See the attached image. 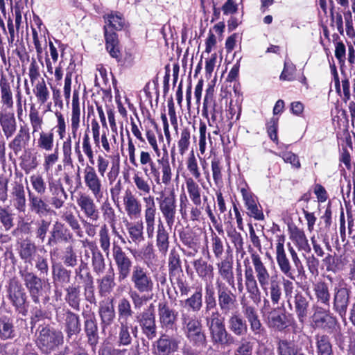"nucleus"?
Returning <instances> with one entry per match:
<instances>
[{"label": "nucleus", "mask_w": 355, "mask_h": 355, "mask_svg": "<svg viewBox=\"0 0 355 355\" xmlns=\"http://www.w3.org/2000/svg\"><path fill=\"white\" fill-rule=\"evenodd\" d=\"M77 203L85 216L93 220L98 218V211L93 199L85 194H82L77 200Z\"/></svg>", "instance_id": "obj_31"}, {"label": "nucleus", "mask_w": 355, "mask_h": 355, "mask_svg": "<svg viewBox=\"0 0 355 355\" xmlns=\"http://www.w3.org/2000/svg\"><path fill=\"white\" fill-rule=\"evenodd\" d=\"M205 303L206 312H209L213 309L218 311L216 309L218 297H216L215 290L212 286L207 285L205 287Z\"/></svg>", "instance_id": "obj_53"}, {"label": "nucleus", "mask_w": 355, "mask_h": 355, "mask_svg": "<svg viewBox=\"0 0 355 355\" xmlns=\"http://www.w3.org/2000/svg\"><path fill=\"white\" fill-rule=\"evenodd\" d=\"M119 332L116 343L119 346H128L132 342V338L128 329V325L123 322H119Z\"/></svg>", "instance_id": "obj_51"}, {"label": "nucleus", "mask_w": 355, "mask_h": 355, "mask_svg": "<svg viewBox=\"0 0 355 355\" xmlns=\"http://www.w3.org/2000/svg\"><path fill=\"white\" fill-rule=\"evenodd\" d=\"M178 311L171 309L167 303H159L158 315L163 327L173 329L178 318Z\"/></svg>", "instance_id": "obj_21"}, {"label": "nucleus", "mask_w": 355, "mask_h": 355, "mask_svg": "<svg viewBox=\"0 0 355 355\" xmlns=\"http://www.w3.org/2000/svg\"><path fill=\"white\" fill-rule=\"evenodd\" d=\"M130 276L134 288L139 293H148L152 291L153 288V280L147 270L144 267L139 265L133 266Z\"/></svg>", "instance_id": "obj_10"}, {"label": "nucleus", "mask_w": 355, "mask_h": 355, "mask_svg": "<svg viewBox=\"0 0 355 355\" xmlns=\"http://www.w3.org/2000/svg\"><path fill=\"white\" fill-rule=\"evenodd\" d=\"M218 306L220 315H228L237 311V296L225 285H218L217 287Z\"/></svg>", "instance_id": "obj_8"}, {"label": "nucleus", "mask_w": 355, "mask_h": 355, "mask_svg": "<svg viewBox=\"0 0 355 355\" xmlns=\"http://www.w3.org/2000/svg\"><path fill=\"white\" fill-rule=\"evenodd\" d=\"M314 291L317 302L329 307L331 294L329 285L324 282H319L314 285Z\"/></svg>", "instance_id": "obj_39"}, {"label": "nucleus", "mask_w": 355, "mask_h": 355, "mask_svg": "<svg viewBox=\"0 0 355 355\" xmlns=\"http://www.w3.org/2000/svg\"><path fill=\"white\" fill-rule=\"evenodd\" d=\"M254 344L242 338L234 350V355H252Z\"/></svg>", "instance_id": "obj_57"}, {"label": "nucleus", "mask_w": 355, "mask_h": 355, "mask_svg": "<svg viewBox=\"0 0 355 355\" xmlns=\"http://www.w3.org/2000/svg\"><path fill=\"white\" fill-rule=\"evenodd\" d=\"M30 135L27 130L21 128L18 134L15 136L14 139L10 143V148L17 155L21 150L23 146L29 140Z\"/></svg>", "instance_id": "obj_45"}, {"label": "nucleus", "mask_w": 355, "mask_h": 355, "mask_svg": "<svg viewBox=\"0 0 355 355\" xmlns=\"http://www.w3.org/2000/svg\"><path fill=\"white\" fill-rule=\"evenodd\" d=\"M190 130L188 128H184L181 132L180 139L178 141L180 153L182 155L187 150L190 141Z\"/></svg>", "instance_id": "obj_64"}, {"label": "nucleus", "mask_w": 355, "mask_h": 355, "mask_svg": "<svg viewBox=\"0 0 355 355\" xmlns=\"http://www.w3.org/2000/svg\"><path fill=\"white\" fill-rule=\"evenodd\" d=\"M37 304L38 306L36 305L31 311V324L32 325V327L41 320L50 318V313L42 308L40 303Z\"/></svg>", "instance_id": "obj_56"}, {"label": "nucleus", "mask_w": 355, "mask_h": 355, "mask_svg": "<svg viewBox=\"0 0 355 355\" xmlns=\"http://www.w3.org/2000/svg\"><path fill=\"white\" fill-rule=\"evenodd\" d=\"M243 313L246 318L247 322L250 323V330L256 336L260 337L266 333V329L259 319L255 307L250 305L243 306Z\"/></svg>", "instance_id": "obj_18"}, {"label": "nucleus", "mask_w": 355, "mask_h": 355, "mask_svg": "<svg viewBox=\"0 0 355 355\" xmlns=\"http://www.w3.org/2000/svg\"><path fill=\"white\" fill-rule=\"evenodd\" d=\"M82 329L87 338V343L95 353L99 343L98 323L96 314L93 311H83Z\"/></svg>", "instance_id": "obj_7"}, {"label": "nucleus", "mask_w": 355, "mask_h": 355, "mask_svg": "<svg viewBox=\"0 0 355 355\" xmlns=\"http://www.w3.org/2000/svg\"><path fill=\"white\" fill-rule=\"evenodd\" d=\"M270 299L273 304H277L282 296V288L279 282L272 279L270 283Z\"/></svg>", "instance_id": "obj_62"}, {"label": "nucleus", "mask_w": 355, "mask_h": 355, "mask_svg": "<svg viewBox=\"0 0 355 355\" xmlns=\"http://www.w3.org/2000/svg\"><path fill=\"white\" fill-rule=\"evenodd\" d=\"M193 267L198 275L202 279L211 277L213 276V266L208 263L202 258H200L193 261Z\"/></svg>", "instance_id": "obj_47"}, {"label": "nucleus", "mask_w": 355, "mask_h": 355, "mask_svg": "<svg viewBox=\"0 0 355 355\" xmlns=\"http://www.w3.org/2000/svg\"><path fill=\"white\" fill-rule=\"evenodd\" d=\"M19 254L24 263L32 264L37 257V246L31 241H24L20 243Z\"/></svg>", "instance_id": "obj_33"}, {"label": "nucleus", "mask_w": 355, "mask_h": 355, "mask_svg": "<svg viewBox=\"0 0 355 355\" xmlns=\"http://www.w3.org/2000/svg\"><path fill=\"white\" fill-rule=\"evenodd\" d=\"M180 304L182 307L189 311H191L194 313L199 312L203 304L202 288H196L195 292L189 297L184 300H180Z\"/></svg>", "instance_id": "obj_28"}, {"label": "nucleus", "mask_w": 355, "mask_h": 355, "mask_svg": "<svg viewBox=\"0 0 355 355\" xmlns=\"http://www.w3.org/2000/svg\"><path fill=\"white\" fill-rule=\"evenodd\" d=\"M251 257L257 272L258 281L262 288H265V286L268 284L270 277L269 274L262 263L259 254L257 253H252Z\"/></svg>", "instance_id": "obj_35"}, {"label": "nucleus", "mask_w": 355, "mask_h": 355, "mask_svg": "<svg viewBox=\"0 0 355 355\" xmlns=\"http://www.w3.org/2000/svg\"><path fill=\"white\" fill-rule=\"evenodd\" d=\"M158 163L162 166V182L168 184L171 180V169L169 164L168 157L165 158L164 156L162 159L157 160Z\"/></svg>", "instance_id": "obj_61"}, {"label": "nucleus", "mask_w": 355, "mask_h": 355, "mask_svg": "<svg viewBox=\"0 0 355 355\" xmlns=\"http://www.w3.org/2000/svg\"><path fill=\"white\" fill-rule=\"evenodd\" d=\"M54 311L55 320L62 327L67 343L78 344L83 335L81 315L65 305L57 306Z\"/></svg>", "instance_id": "obj_1"}, {"label": "nucleus", "mask_w": 355, "mask_h": 355, "mask_svg": "<svg viewBox=\"0 0 355 355\" xmlns=\"http://www.w3.org/2000/svg\"><path fill=\"white\" fill-rule=\"evenodd\" d=\"M105 48L110 56L118 62L121 61V52L119 50V41L118 35L114 31L110 30L107 26L103 27Z\"/></svg>", "instance_id": "obj_23"}, {"label": "nucleus", "mask_w": 355, "mask_h": 355, "mask_svg": "<svg viewBox=\"0 0 355 355\" xmlns=\"http://www.w3.org/2000/svg\"><path fill=\"white\" fill-rule=\"evenodd\" d=\"M6 297L15 311L25 316L28 313V296L20 281L10 278L6 285Z\"/></svg>", "instance_id": "obj_5"}, {"label": "nucleus", "mask_w": 355, "mask_h": 355, "mask_svg": "<svg viewBox=\"0 0 355 355\" xmlns=\"http://www.w3.org/2000/svg\"><path fill=\"white\" fill-rule=\"evenodd\" d=\"M266 322L268 327L278 331H283L288 327L287 316L279 308L268 312Z\"/></svg>", "instance_id": "obj_20"}, {"label": "nucleus", "mask_w": 355, "mask_h": 355, "mask_svg": "<svg viewBox=\"0 0 355 355\" xmlns=\"http://www.w3.org/2000/svg\"><path fill=\"white\" fill-rule=\"evenodd\" d=\"M181 322L186 338L193 347H205L207 335L202 321L196 316L184 311L181 312Z\"/></svg>", "instance_id": "obj_4"}, {"label": "nucleus", "mask_w": 355, "mask_h": 355, "mask_svg": "<svg viewBox=\"0 0 355 355\" xmlns=\"http://www.w3.org/2000/svg\"><path fill=\"white\" fill-rule=\"evenodd\" d=\"M21 162L20 166L26 173L35 169L37 166V157L31 151H26L20 157Z\"/></svg>", "instance_id": "obj_52"}, {"label": "nucleus", "mask_w": 355, "mask_h": 355, "mask_svg": "<svg viewBox=\"0 0 355 355\" xmlns=\"http://www.w3.org/2000/svg\"><path fill=\"white\" fill-rule=\"evenodd\" d=\"M180 340L168 335L162 334L153 344L156 355H171L178 351Z\"/></svg>", "instance_id": "obj_14"}, {"label": "nucleus", "mask_w": 355, "mask_h": 355, "mask_svg": "<svg viewBox=\"0 0 355 355\" xmlns=\"http://www.w3.org/2000/svg\"><path fill=\"white\" fill-rule=\"evenodd\" d=\"M85 182L88 188L96 198H101V183L94 167L87 166L85 170Z\"/></svg>", "instance_id": "obj_26"}, {"label": "nucleus", "mask_w": 355, "mask_h": 355, "mask_svg": "<svg viewBox=\"0 0 355 355\" xmlns=\"http://www.w3.org/2000/svg\"><path fill=\"white\" fill-rule=\"evenodd\" d=\"M245 286L247 291L250 294V297L255 301L260 296V291L255 279L252 268L245 266Z\"/></svg>", "instance_id": "obj_36"}, {"label": "nucleus", "mask_w": 355, "mask_h": 355, "mask_svg": "<svg viewBox=\"0 0 355 355\" xmlns=\"http://www.w3.org/2000/svg\"><path fill=\"white\" fill-rule=\"evenodd\" d=\"M98 315L101 319V324L103 327H107L114 322L116 318V312L112 300L110 302L100 304Z\"/></svg>", "instance_id": "obj_27"}, {"label": "nucleus", "mask_w": 355, "mask_h": 355, "mask_svg": "<svg viewBox=\"0 0 355 355\" xmlns=\"http://www.w3.org/2000/svg\"><path fill=\"white\" fill-rule=\"evenodd\" d=\"M0 124L7 139L16 131V121L13 113L8 112L0 115Z\"/></svg>", "instance_id": "obj_38"}, {"label": "nucleus", "mask_w": 355, "mask_h": 355, "mask_svg": "<svg viewBox=\"0 0 355 355\" xmlns=\"http://www.w3.org/2000/svg\"><path fill=\"white\" fill-rule=\"evenodd\" d=\"M35 93L37 100L41 104H44L46 102L49 96V92L44 80L36 85Z\"/></svg>", "instance_id": "obj_63"}, {"label": "nucleus", "mask_w": 355, "mask_h": 355, "mask_svg": "<svg viewBox=\"0 0 355 355\" xmlns=\"http://www.w3.org/2000/svg\"><path fill=\"white\" fill-rule=\"evenodd\" d=\"M51 222L45 219H41L37 222V229L35 230V236L41 242H44L46 233L49 230Z\"/></svg>", "instance_id": "obj_59"}, {"label": "nucleus", "mask_w": 355, "mask_h": 355, "mask_svg": "<svg viewBox=\"0 0 355 355\" xmlns=\"http://www.w3.org/2000/svg\"><path fill=\"white\" fill-rule=\"evenodd\" d=\"M137 323L142 333L148 340H153L157 336V326L154 310L143 311L136 316Z\"/></svg>", "instance_id": "obj_12"}, {"label": "nucleus", "mask_w": 355, "mask_h": 355, "mask_svg": "<svg viewBox=\"0 0 355 355\" xmlns=\"http://www.w3.org/2000/svg\"><path fill=\"white\" fill-rule=\"evenodd\" d=\"M12 194L14 200V207L19 212L26 211L25 190L22 184H17L12 188Z\"/></svg>", "instance_id": "obj_40"}, {"label": "nucleus", "mask_w": 355, "mask_h": 355, "mask_svg": "<svg viewBox=\"0 0 355 355\" xmlns=\"http://www.w3.org/2000/svg\"><path fill=\"white\" fill-rule=\"evenodd\" d=\"M333 309L343 318L345 316L349 304L350 291L345 286L335 287Z\"/></svg>", "instance_id": "obj_13"}, {"label": "nucleus", "mask_w": 355, "mask_h": 355, "mask_svg": "<svg viewBox=\"0 0 355 355\" xmlns=\"http://www.w3.org/2000/svg\"><path fill=\"white\" fill-rule=\"evenodd\" d=\"M186 184L190 198L191 199L193 204L196 206L200 205V189L198 184H196L191 178L187 179Z\"/></svg>", "instance_id": "obj_54"}, {"label": "nucleus", "mask_w": 355, "mask_h": 355, "mask_svg": "<svg viewBox=\"0 0 355 355\" xmlns=\"http://www.w3.org/2000/svg\"><path fill=\"white\" fill-rule=\"evenodd\" d=\"M278 355H304L302 348L293 340L279 339L277 344Z\"/></svg>", "instance_id": "obj_32"}, {"label": "nucleus", "mask_w": 355, "mask_h": 355, "mask_svg": "<svg viewBox=\"0 0 355 355\" xmlns=\"http://www.w3.org/2000/svg\"><path fill=\"white\" fill-rule=\"evenodd\" d=\"M28 200L30 210L38 215L39 216H44L52 211L49 205L41 198L33 193L28 187Z\"/></svg>", "instance_id": "obj_24"}, {"label": "nucleus", "mask_w": 355, "mask_h": 355, "mask_svg": "<svg viewBox=\"0 0 355 355\" xmlns=\"http://www.w3.org/2000/svg\"><path fill=\"white\" fill-rule=\"evenodd\" d=\"M175 207V198L173 191L169 196L164 197L159 202L160 210L168 225H172L174 222Z\"/></svg>", "instance_id": "obj_25"}, {"label": "nucleus", "mask_w": 355, "mask_h": 355, "mask_svg": "<svg viewBox=\"0 0 355 355\" xmlns=\"http://www.w3.org/2000/svg\"><path fill=\"white\" fill-rule=\"evenodd\" d=\"M205 320L212 347L216 349H225L235 343L236 339L227 329L224 318L220 317L219 311H212Z\"/></svg>", "instance_id": "obj_2"}, {"label": "nucleus", "mask_w": 355, "mask_h": 355, "mask_svg": "<svg viewBox=\"0 0 355 355\" xmlns=\"http://www.w3.org/2000/svg\"><path fill=\"white\" fill-rule=\"evenodd\" d=\"M103 17L106 23V25L104 26H107L110 30L111 29L114 31H120L124 26V19L122 18V15L119 12L114 13L112 12Z\"/></svg>", "instance_id": "obj_46"}, {"label": "nucleus", "mask_w": 355, "mask_h": 355, "mask_svg": "<svg viewBox=\"0 0 355 355\" xmlns=\"http://www.w3.org/2000/svg\"><path fill=\"white\" fill-rule=\"evenodd\" d=\"M229 331L235 337H244L248 332L246 318L235 311L229 316L227 320Z\"/></svg>", "instance_id": "obj_17"}, {"label": "nucleus", "mask_w": 355, "mask_h": 355, "mask_svg": "<svg viewBox=\"0 0 355 355\" xmlns=\"http://www.w3.org/2000/svg\"><path fill=\"white\" fill-rule=\"evenodd\" d=\"M168 268L170 277L182 272L180 255L175 250H172L169 254Z\"/></svg>", "instance_id": "obj_50"}, {"label": "nucleus", "mask_w": 355, "mask_h": 355, "mask_svg": "<svg viewBox=\"0 0 355 355\" xmlns=\"http://www.w3.org/2000/svg\"><path fill=\"white\" fill-rule=\"evenodd\" d=\"M113 258L116 266L118 281L123 282L130 276L132 267V259L123 251L122 248L114 244Z\"/></svg>", "instance_id": "obj_9"}, {"label": "nucleus", "mask_w": 355, "mask_h": 355, "mask_svg": "<svg viewBox=\"0 0 355 355\" xmlns=\"http://www.w3.org/2000/svg\"><path fill=\"white\" fill-rule=\"evenodd\" d=\"M13 220V214L9 207L0 206V222L6 231H9L14 226Z\"/></svg>", "instance_id": "obj_55"}, {"label": "nucleus", "mask_w": 355, "mask_h": 355, "mask_svg": "<svg viewBox=\"0 0 355 355\" xmlns=\"http://www.w3.org/2000/svg\"><path fill=\"white\" fill-rule=\"evenodd\" d=\"M19 274L28 294L35 304L40 303V297L43 295L45 281L36 273L28 270V266L20 269Z\"/></svg>", "instance_id": "obj_6"}, {"label": "nucleus", "mask_w": 355, "mask_h": 355, "mask_svg": "<svg viewBox=\"0 0 355 355\" xmlns=\"http://www.w3.org/2000/svg\"><path fill=\"white\" fill-rule=\"evenodd\" d=\"M92 266L93 271L97 275H100L104 272L105 269L104 257L98 248L92 250Z\"/></svg>", "instance_id": "obj_48"}, {"label": "nucleus", "mask_w": 355, "mask_h": 355, "mask_svg": "<svg viewBox=\"0 0 355 355\" xmlns=\"http://www.w3.org/2000/svg\"><path fill=\"white\" fill-rule=\"evenodd\" d=\"M317 355H334L329 336L318 334L315 336Z\"/></svg>", "instance_id": "obj_34"}, {"label": "nucleus", "mask_w": 355, "mask_h": 355, "mask_svg": "<svg viewBox=\"0 0 355 355\" xmlns=\"http://www.w3.org/2000/svg\"><path fill=\"white\" fill-rule=\"evenodd\" d=\"M65 291L64 301L69 307L79 311L81 297L80 287L78 285H70L64 288Z\"/></svg>", "instance_id": "obj_29"}, {"label": "nucleus", "mask_w": 355, "mask_h": 355, "mask_svg": "<svg viewBox=\"0 0 355 355\" xmlns=\"http://www.w3.org/2000/svg\"><path fill=\"white\" fill-rule=\"evenodd\" d=\"M314 322L318 327L327 332H331L335 329L338 324V320L336 318L327 310L325 311L322 315H320L318 313H316Z\"/></svg>", "instance_id": "obj_30"}, {"label": "nucleus", "mask_w": 355, "mask_h": 355, "mask_svg": "<svg viewBox=\"0 0 355 355\" xmlns=\"http://www.w3.org/2000/svg\"><path fill=\"white\" fill-rule=\"evenodd\" d=\"M99 293L103 295L110 293L115 286L114 272L113 268H110L109 272L101 279H98Z\"/></svg>", "instance_id": "obj_41"}, {"label": "nucleus", "mask_w": 355, "mask_h": 355, "mask_svg": "<svg viewBox=\"0 0 355 355\" xmlns=\"http://www.w3.org/2000/svg\"><path fill=\"white\" fill-rule=\"evenodd\" d=\"M125 211L129 216H137L141 213V204L130 191H126L124 197Z\"/></svg>", "instance_id": "obj_43"}, {"label": "nucleus", "mask_w": 355, "mask_h": 355, "mask_svg": "<svg viewBox=\"0 0 355 355\" xmlns=\"http://www.w3.org/2000/svg\"><path fill=\"white\" fill-rule=\"evenodd\" d=\"M278 121L279 118L273 116L266 123V130L268 137L272 141L275 142L276 144H278Z\"/></svg>", "instance_id": "obj_58"}, {"label": "nucleus", "mask_w": 355, "mask_h": 355, "mask_svg": "<svg viewBox=\"0 0 355 355\" xmlns=\"http://www.w3.org/2000/svg\"><path fill=\"white\" fill-rule=\"evenodd\" d=\"M156 245L159 251L166 254L169 248V234L161 220L157 225Z\"/></svg>", "instance_id": "obj_37"}, {"label": "nucleus", "mask_w": 355, "mask_h": 355, "mask_svg": "<svg viewBox=\"0 0 355 355\" xmlns=\"http://www.w3.org/2000/svg\"><path fill=\"white\" fill-rule=\"evenodd\" d=\"M52 279L55 289L65 288L70 283L71 271L67 270L62 263H56L52 266Z\"/></svg>", "instance_id": "obj_19"}, {"label": "nucleus", "mask_w": 355, "mask_h": 355, "mask_svg": "<svg viewBox=\"0 0 355 355\" xmlns=\"http://www.w3.org/2000/svg\"><path fill=\"white\" fill-rule=\"evenodd\" d=\"M218 272L222 278L234 288V277L233 275L232 261L227 259L218 263Z\"/></svg>", "instance_id": "obj_42"}, {"label": "nucleus", "mask_w": 355, "mask_h": 355, "mask_svg": "<svg viewBox=\"0 0 355 355\" xmlns=\"http://www.w3.org/2000/svg\"><path fill=\"white\" fill-rule=\"evenodd\" d=\"M289 309L296 314L300 322H304L309 313V300L302 291H295L293 297L288 302Z\"/></svg>", "instance_id": "obj_11"}, {"label": "nucleus", "mask_w": 355, "mask_h": 355, "mask_svg": "<svg viewBox=\"0 0 355 355\" xmlns=\"http://www.w3.org/2000/svg\"><path fill=\"white\" fill-rule=\"evenodd\" d=\"M241 192L245 202V206L248 210V215L250 217H253L256 220H263L264 215L261 209H259L257 206V197L252 193L247 191L245 189H241Z\"/></svg>", "instance_id": "obj_22"}, {"label": "nucleus", "mask_w": 355, "mask_h": 355, "mask_svg": "<svg viewBox=\"0 0 355 355\" xmlns=\"http://www.w3.org/2000/svg\"><path fill=\"white\" fill-rule=\"evenodd\" d=\"M118 322H125L132 318L134 311L130 301L125 298H121L118 303Z\"/></svg>", "instance_id": "obj_44"}, {"label": "nucleus", "mask_w": 355, "mask_h": 355, "mask_svg": "<svg viewBox=\"0 0 355 355\" xmlns=\"http://www.w3.org/2000/svg\"><path fill=\"white\" fill-rule=\"evenodd\" d=\"M35 260V267L37 270L40 276H47L49 270L48 259L37 254Z\"/></svg>", "instance_id": "obj_60"}, {"label": "nucleus", "mask_w": 355, "mask_h": 355, "mask_svg": "<svg viewBox=\"0 0 355 355\" xmlns=\"http://www.w3.org/2000/svg\"><path fill=\"white\" fill-rule=\"evenodd\" d=\"M35 337L36 345L43 354L55 352L64 343L63 332L50 324L39 325Z\"/></svg>", "instance_id": "obj_3"}, {"label": "nucleus", "mask_w": 355, "mask_h": 355, "mask_svg": "<svg viewBox=\"0 0 355 355\" xmlns=\"http://www.w3.org/2000/svg\"><path fill=\"white\" fill-rule=\"evenodd\" d=\"M17 335L15 326V317L11 311L0 314V339L1 340H12Z\"/></svg>", "instance_id": "obj_16"}, {"label": "nucleus", "mask_w": 355, "mask_h": 355, "mask_svg": "<svg viewBox=\"0 0 355 355\" xmlns=\"http://www.w3.org/2000/svg\"><path fill=\"white\" fill-rule=\"evenodd\" d=\"M276 258L281 271L289 279L295 280L294 271L291 269L289 260L286 257L285 251L277 252Z\"/></svg>", "instance_id": "obj_49"}, {"label": "nucleus", "mask_w": 355, "mask_h": 355, "mask_svg": "<svg viewBox=\"0 0 355 355\" xmlns=\"http://www.w3.org/2000/svg\"><path fill=\"white\" fill-rule=\"evenodd\" d=\"M73 240V234L62 223L56 221L50 232L47 245L53 246L58 243H69Z\"/></svg>", "instance_id": "obj_15"}]
</instances>
